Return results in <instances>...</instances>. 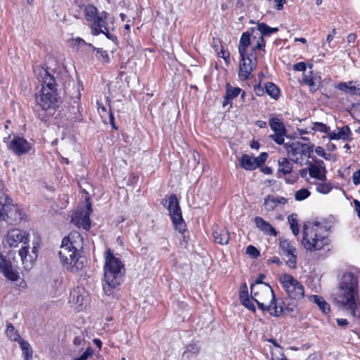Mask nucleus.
Wrapping results in <instances>:
<instances>
[{
  "label": "nucleus",
  "instance_id": "nucleus-1",
  "mask_svg": "<svg viewBox=\"0 0 360 360\" xmlns=\"http://www.w3.org/2000/svg\"><path fill=\"white\" fill-rule=\"evenodd\" d=\"M34 71L41 85V90L36 94L37 105L47 115H53L62 103L54 71L41 66H37Z\"/></svg>",
  "mask_w": 360,
  "mask_h": 360
},
{
  "label": "nucleus",
  "instance_id": "nucleus-2",
  "mask_svg": "<svg viewBox=\"0 0 360 360\" xmlns=\"http://www.w3.org/2000/svg\"><path fill=\"white\" fill-rule=\"evenodd\" d=\"M82 246L83 239L77 231H72L63 239L58 255L61 263L68 271L77 272L84 266L85 259L79 253Z\"/></svg>",
  "mask_w": 360,
  "mask_h": 360
},
{
  "label": "nucleus",
  "instance_id": "nucleus-3",
  "mask_svg": "<svg viewBox=\"0 0 360 360\" xmlns=\"http://www.w3.org/2000/svg\"><path fill=\"white\" fill-rule=\"evenodd\" d=\"M30 235L26 231L13 229L8 231L4 238V243L10 248H18V257L22 268L25 271L30 270L37 258V248L30 247Z\"/></svg>",
  "mask_w": 360,
  "mask_h": 360
},
{
  "label": "nucleus",
  "instance_id": "nucleus-4",
  "mask_svg": "<svg viewBox=\"0 0 360 360\" xmlns=\"http://www.w3.org/2000/svg\"><path fill=\"white\" fill-rule=\"evenodd\" d=\"M358 279L352 273H345L341 277L334 300L338 304L346 307L353 316L359 317L358 311L359 295L357 291Z\"/></svg>",
  "mask_w": 360,
  "mask_h": 360
},
{
  "label": "nucleus",
  "instance_id": "nucleus-5",
  "mask_svg": "<svg viewBox=\"0 0 360 360\" xmlns=\"http://www.w3.org/2000/svg\"><path fill=\"white\" fill-rule=\"evenodd\" d=\"M252 299L263 311H267L270 315L278 317L283 311L284 307L276 300L274 292L269 285H251Z\"/></svg>",
  "mask_w": 360,
  "mask_h": 360
},
{
  "label": "nucleus",
  "instance_id": "nucleus-6",
  "mask_svg": "<svg viewBox=\"0 0 360 360\" xmlns=\"http://www.w3.org/2000/svg\"><path fill=\"white\" fill-rule=\"evenodd\" d=\"M329 242L327 231L320 222L314 221L304 225L302 244L305 249L311 252L320 250Z\"/></svg>",
  "mask_w": 360,
  "mask_h": 360
},
{
  "label": "nucleus",
  "instance_id": "nucleus-7",
  "mask_svg": "<svg viewBox=\"0 0 360 360\" xmlns=\"http://www.w3.org/2000/svg\"><path fill=\"white\" fill-rule=\"evenodd\" d=\"M124 274V265L108 250L104 266L103 290L106 294L109 295L111 288H116L122 282Z\"/></svg>",
  "mask_w": 360,
  "mask_h": 360
},
{
  "label": "nucleus",
  "instance_id": "nucleus-8",
  "mask_svg": "<svg viewBox=\"0 0 360 360\" xmlns=\"http://www.w3.org/2000/svg\"><path fill=\"white\" fill-rule=\"evenodd\" d=\"M86 20L91 22L94 34L99 33L105 34L108 38L109 32L106 26L107 13L103 11L98 13L97 8L93 5H87L84 9Z\"/></svg>",
  "mask_w": 360,
  "mask_h": 360
},
{
  "label": "nucleus",
  "instance_id": "nucleus-9",
  "mask_svg": "<svg viewBox=\"0 0 360 360\" xmlns=\"http://www.w3.org/2000/svg\"><path fill=\"white\" fill-rule=\"evenodd\" d=\"M279 281L291 299L300 300L304 297V286L291 275L283 274L280 276Z\"/></svg>",
  "mask_w": 360,
  "mask_h": 360
},
{
  "label": "nucleus",
  "instance_id": "nucleus-10",
  "mask_svg": "<svg viewBox=\"0 0 360 360\" xmlns=\"http://www.w3.org/2000/svg\"><path fill=\"white\" fill-rule=\"evenodd\" d=\"M5 202L0 200V220L8 224H18L23 217L22 211L15 205L11 203V199L5 198Z\"/></svg>",
  "mask_w": 360,
  "mask_h": 360
},
{
  "label": "nucleus",
  "instance_id": "nucleus-11",
  "mask_svg": "<svg viewBox=\"0 0 360 360\" xmlns=\"http://www.w3.org/2000/svg\"><path fill=\"white\" fill-rule=\"evenodd\" d=\"M168 210L176 230L180 233L185 231V223L184 222L181 210L176 195L172 194L169 197Z\"/></svg>",
  "mask_w": 360,
  "mask_h": 360
},
{
  "label": "nucleus",
  "instance_id": "nucleus-12",
  "mask_svg": "<svg viewBox=\"0 0 360 360\" xmlns=\"http://www.w3.org/2000/svg\"><path fill=\"white\" fill-rule=\"evenodd\" d=\"M256 49H257L253 46L250 53L240 56L241 60L239 65L238 75L243 80L250 77L257 65V55L255 52Z\"/></svg>",
  "mask_w": 360,
  "mask_h": 360
},
{
  "label": "nucleus",
  "instance_id": "nucleus-13",
  "mask_svg": "<svg viewBox=\"0 0 360 360\" xmlns=\"http://www.w3.org/2000/svg\"><path fill=\"white\" fill-rule=\"evenodd\" d=\"M92 212L91 205L89 198L86 199V208L75 212L72 216L71 221L77 227H82L88 231L91 227L89 215Z\"/></svg>",
  "mask_w": 360,
  "mask_h": 360
},
{
  "label": "nucleus",
  "instance_id": "nucleus-14",
  "mask_svg": "<svg viewBox=\"0 0 360 360\" xmlns=\"http://www.w3.org/2000/svg\"><path fill=\"white\" fill-rule=\"evenodd\" d=\"M279 247L282 255L287 257L286 264L290 268L295 269L297 265V249L295 243L288 239L281 238Z\"/></svg>",
  "mask_w": 360,
  "mask_h": 360
},
{
  "label": "nucleus",
  "instance_id": "nucleus-15",
  "mask_svg": "<svg viewBox=\"0 0 360 360\" xmlns=\"http://www.w3.org/2000/svg\"><path fill=\"white\" fill-rule=\"evenodd\" d=\"M18 261L13 258V262L6 260L1 255H0V272L8 280L15 281L19 278L18 271L14 267L18 266Z\"/></svg>",
  "mask_w": 360,
  "mask_h": 360
},
{
  "label": "nucleus",
  "instance_id": "nucleus-16",
  "mask_svg": "<svg viewBox=\"0 0 360 360\" xmlns=\"http://www.w3.org/2000/svg\"><path fill=\"white\" fill-rule=\"evenodd\" d=\"M269 124L270 128L274 131L269 137L276 143L281 145L284 143V136L286 135V129L284 124L277 117H273L269 120Z\"/></svg>",
  "mask_w": 360,
  "mask_h": 360
},
{
  "label": "nucleus",
  "instance_id": "nucleus-17",
  "mask_svg": "<svg viewBox=\"0 0 360 360\" xmlns=\"http://www.w3.org/2000/svg\"><path fill=\"white\" fill-rule=\"evenodd\" d=\"M8 148L15 155H21L30 151L31 145L25 139L16 136L11 141Z\"/></svg>",
  "mask_w": 360,
  "mask_h": 360
},
{
  "label": "nucleus",
  "instance_id": "nucleus-18",
  "mask_svg": "<svg viewBox=\"0 0 360 360\" xmlns=\"http://www.w3.org/2000/svg\"><path fill=\"white\" fill-rule=\"evenodd\" d=\"M257 30L259 31V39L257 41L254 47L257 49L264 51L265 41L264 39V36H269L272 33H276L278 31L277 27H270L266 24L262 22L259 23L257 26Z\"/></svg>",
  "mask_w": 360,
  "mask_h": 360
},
{
  "label": "nucleus",
  "instance_id": "nucleus-19",
  "mask_svg": "<svg viewBox=\"0 0 360 360\" xmlns=\"http://www.w3.org/2000/svg\"><path fill=\"white\" fill-rule=\"evenodd\" d=\"M308 172L311 178H314L317 180L326 179L327 170L323 161L321 160H316L315 164L309 162Z\"/></svg>",
  "mask_w": 360,
  "mask_h": 360
},
{
  "label": "nucleus",
  "instance_id": "nucleus-20",
  "mask_svg": "<svg viewBox=\"0 0 360 360\" xmlns=\"http://www.w3.org/2000/svg\"><path fill=\"white\" fill-rule=\"evenodd\" d=\"M87 300V292L84 288L77 287L71 290L70 294V302L77 305L83 306Z\"/></svg>",
  "mask_w": 360,
  "mask_h": 360
},
{
  "label": "nucleus",
  "instance_id": "nucleus-21",
  "mask_svg": "<svg viewBox=\"0 0 360 360\" xmlns=\"http://www.w3.org/2000/svg\"><path fill=\"white\" fill-rule=\"evenodd\" d=\"M287 199L281 196L268 195L264 201V207L266 211L271 212L275 210L280 205H285Z\"/></svg>",
  "mask_w": 360,
  "mask_h": 360
},
{
  "label": "nucleus",
  "instance_id": "nucleus-22",
  "mask_svg": "<svg viewBox=\"0 0 360 360\" xmlns=\"http://www.w3.org/2000/svg\"><path fill=\"white\" fill-rule=\"evenodd\" d=\"M212 235L215 243L221 245H226L230 240L229 233L224 227H214Z\"/></svg>",
  "mask_w": 360,
  "mask_h": 360
},
{
  "label": "nucleus",
  "instance_id": "nucleus-23",
  "mask_svg": "<svg viewBox=\"0 0 360 360\" xmlns=\"http://www.w3.org/2000/svg\"><path fill=\"white\" fill-rule=\"evenodd\" d=\"M256 227L264 233L269 236H276V229L267 221H266L261 217H256L255 218Z\"/></svg>",
  "mask_w": 360,
  "mask_h": 360
},
{
  "label": "nucleus",
  "instance_id": "nucleus-24",
  "mask_svg": "<svg viewBox=\"0 0 360 360\" xmlns=\"http://www.w3.org/2000/svg\"><path fill=\"white\" fill-rule=\"evenodd\" d=\"M354 82L351 81L348 83L340 82L337 86V88L350 95H360V84L356 85L353 84Z\"/></svg>",
  "mask_w": 360,
  "mask_h": 360
},
{
  "label": "nucleus",
  "instance_id": "nucleus-25",
  "mask_svg": "<svg viewBox=\"0 0 360 360\" xmlns=\"http://www.w3.org/2000/svg\"><path fill=\"white\" fill-rule=\"evenodd\" d=\"M256 39V37H253L252 39L250 38V35L248 32L243 33L238 46V51L240 56H243L246 54L247 49L251 44H253L254 39Z\"/></svg>",
  "mask_w": 360,
  "mask_h": 360
},
{
  "label": "nucleus",
  "instance_id": "nucleus-26",
  "mask_svg": "<svg viewBox=\"0 0 360 360\" xmlns=\"http://www.w3.org/2000/svg\"><path fill=\"white\" fill-rule=\"evenodd\" d=\"M240 92L241 89L239 87H232L229 84L227 85L223 106H226L228 104H231V101L236 98Z\"/></svg>",
  "mask_w": 360,
  "mask_h": 360
},
{
  "label": "nucleus",
  "instance_id": "nucleus-27",
  "mask_svg": "<svg viewBox=\"0 0 360 360\" xmlns=\"http://www.w3.org/2000/svg\"><path fill=\"white\" fill-rule=\"evenodd\" d=\"M240 165L246 170H253L258 167L254 158L247 154L243 155L241 157Z\"/></svg>",
  "mask_w": 360,
  "mask_h": 360
},
{
  "label": "nucleus",
  "instance_id": "nucleus-28",
  "mask_svg": "<svg viewBox=\"0 0 360 360\" xmlns=\"http://www.w3.org/2000/svg\"><path fill=\"white\" fill-rule=\"evenodd\" d=\"M319 181L313 182L312 184L316 186V190L318 193L322 194H327L333 188V185L330 181L326 177L325 180H318Z\"/></svg>",
  "mask_w": 360,
  "mask_h": 360
},
{
  "label": "nucleus",
  "instance_id": "nucleus-29",
  "mask_svg": "<svg viewBox=\"0 0 360 360\" xmlns=\"http://www.w3.org/2000/svg\"><path fill=\"white\" fill-rule=\"evenodd\" d=\"M310 300L316 303L323 313L327 314L329 313L330 309L329 304L324 300V299L319 295H312Z\"/></svg>",
  "mask_w": 360,
  "mask_h": 360
},
{
  "label": "nucleus",
  "instance_id": "nucleus-30",
  "mask_svg": "<svg viewBox=\"0 0 360 360\" xmlns=\"http://www.w3.org/2000/svg\"><path fill=\"white\" fill-rule=\"evenodd\" d=\"M18 342L22 349V354L25 356V360H32L33 351L29 342L22 338L18 340Z\"/></svg>",
  "mask_w": 360,
  "mask_h": 360
},
{
  "label": "nucleus",
  "instance_id": "nucleus-31",
  "mask_svg": "<svg viewBox=\"0 0 360 360\" xmlns=\"http://www.w3.org/2000/svg\"><path fill=\"white\" fill-rule=\"evenodd\" d=\"M285 148L287 150L288 156L293 158L298 154H302L300 142H293L291 143H287L284 145Z\"/></svg>",
  "mask_w": 360,
  "mask_h": 360
},
{
  "label": "nucleus",
  "instance_id": "nucleus-32",
  "mask_svg": "<svg viewBox=\"0 0 360 360\" xmlns=\"http://www.w3.org/2000/svg\"><path fill=\"white\" fill-rule=\"evenodd\" d=\"M292 169V165L287 158H283L278 160V172L287 174L290 173Z\"/></svg>",
  "mask_w": 360,
  "mask_h": 360
},
{
  "label": "nucleus",
  "instance_id": "nucleus-33",
  "mask_svg": "<svg viewBox=\"0 0 360 360\" xmlns=\"http://www.w3.org/2000/svg\"><path fill=\"white\" fill-rule=\"evenodd\" d=\"M6 336L12 341L18 342L21 339L20 335L18 331L15 329L13 325L11 323L7 324V328L6 330Z\"/></svg>",
  "mask_w": 360,
  "mask_h": 360
},
{
  "label": "nucleus",
  "instance_id": "nucleus-34",
  "mask_svg": "<svg viewBox=\"0 0 360 360\" xmlns=\"http://www.w3.org/2000/svg\"><path fill=\"white\" fill-rule=\"evenodd\" d=\"M265 91L268 95L276 100L278 99L280 95L279 89L274 83L271 82H268L266 84Z\"/></svg>",
  "mask_w": 360,
  "mask_h": 360
},
{
  "label": "nucleus",
  "instance_id": "nucleus-35",
  "mask_svg": "<svg viewBox=\"0 0 360 360\" xmlns=\"http://www.w3.org/2000/svg\"><path fill=\"white\" fill-rule=\"evenodd\" d=\"M288 222L290 226V229L292 230V233L295 236H297L299 233V226L297 221V215L296 214H290L288 217Z\"/></svg>",
  "mask_w": 360,
  "mask_h": 360
},
{
  "label": "nucleus",
  "instance_id": "nucleus-36",
  "mask_svg": "<svg viewBox=\"0 0 360 360\" xmlns=\"http://www.w3.org/2000/svg\"><path fill=\"white\" fill-rule=\"evenodd\" d=\"M338 134L342 140H352V132L349 126L345 125L339 129Z\"/></svg>",
  "mask_w": 360,
  "mask_h": 360
},
{
  "label": "nucleus",
  "instance_id": "nucleus-37",
  "mask_svg": "<svg viewBox=\"0 0 360 360\" xmlns=\"http://www.w3.org/2000/svg\"><path fill=\"white\" fill-rule=\"evenodd\" d=\"M310 195V192L306 188H302L296 191L295 198L297 201L305 200Z\"/></svg>",
  "mask_w": 360,
  "mask_h": 360
},
{
  "label": "nucleus",
  "instance_id": "nucleus-38",
  "mask_svg": "<svg viewBox=\"0 0 360 360\" xmlns=\"http://www.w3.org/2000/svg\"><path fill=\"white\" fill-rule=\"evenodd\" d=\"M311 129L314 131H318L326 134L330 132V127L321 122L313 123V127H311Z\"/></svg>",
  "mask_w": 360,
  "mask_h": 360
},
{
  "label": "nucleus",
  "instance_id": "nucleus-39",
  "mask_svg": "<svg viewBox=\"0 0 360 360\" xmlns=\"http://www.w3.org/2000/svg\"><path fill=\"white\" fill-rule=\"evenodd\" d=\"M302 155H309L313 152L314 145L304 144L300 143Z\"/></svg>",
  "mask_w": 360,
  "mask_h": 360
},
{
  "label": "nucleus",
  "instance_id": "nucleus-40",
  "mask_svg": "<svg viewBox=\"0 0 360 360\" xmlns=\"http://www.w3.org/2000/svg\"><path fill=\"white\" fill-rule=\"evenodd\" d=\"M94 354V349L91 347H88L86 351L79 357L74 360H87Z\"/></svg>",
  "mask_w": 360,
  "mask_h": 360
},
{
  "label": "nucleus",
  "instance_id": "nucleus-41",
  "mask_svg": "<svg viewBox=\"0 0 360 360\" xmlns=\"http://www.w3.org/2000/svg\"><path fill=\"white\" fill-rule=\"evenodd\" d=\"M242 304L248 309L255 311V307L253 302L248 297L240 300Z\"/></svg>",
  "mask_w": 360,
  "mask_h": 360
},
{
  "label": "nucleus",
  "instance_id": "nucleus-42",
  "mask_svg": "<svg viewBox=\"0 0 360 360\" xmlns=\"http://www.w3.org/2000/svg\"><path fill=\"white\" fill-rule=\"evenodd\" d=\"M246 253L254 258H257L259 255V250L252 245L248 246Z\"/></svg>",
  "mask_w": 360,
  "mask_h": 360
},
{
  "label": "nucleus",
  "instance_id": "nucleus-43",
  "mask_svg": "<svg viewBox=\"0 0 360 360\" xmlns=\"http://www.w3.org/2000/svg\"><path fill=\"white\" fill-rule=\"evenodd\" d=\"M97 53L99 54L98 58L103 63H108L109 61V56L106 51L98 49Z\"/></svg>",
  "mask_w": 360,
  "mask_h": 360
},
{
  "label": "nucleus",
  "instance_id": "nucleus-44",
  "mask_svg": "<svg viewBox=\"0 0 360 360\" xmlns=\"http://www.w3.org/2000/svg\"><path fill=\"white\" fill-rule=\"evenodd\" d=\"M267 153H262L258 157L254 158V159L255 160V162L258 164V167L264 163L267 158Z\"/></svg>",
  "mask_w": 360,
  "mask_h": 360
},
{
  "label": "nucleus",
  "instance_id": "nucleus-45",
  "mask_svg": "<svg viewBox=\"0 0 360 360\" xmlns=\"http://www.w3.org/2000/svg\"><path fill=\"white\" fill-rule=\"evenodd\" d=\"M186 349L191 353V354L195 355L199 352L200 347L196 344L193 343L188 345Z\"/></svg>",
  "mask_w": 360,
  "mask_h": 360
},
{
  "label": "nucleus",
  "instance_id": "nucleus-46",
  "mask_svg": "<svg viewBox=\"0 0 360 360\" xmlns=\"http://www.w3.org/2000/svg\"><path fill=\"white\" fill-rule=\"evenodd\" d=\"M239 295L240 300L248 297V286L245 283H244L240 287Z\"/></svg>",
  "mask_w": 360,
  "mask_h": 360
},
{
  "label": "nucleus",
  "instance_id": "nucleus-47",
  "mask_svg": "<svg viewBox=\"0 0 360 360\" xmlns=\"http://www.w3.org/2000/svg\"><path fill=\"white\" fill-rule=\"evenodd\" d=\"M254 91L255 94L258 96H261L264 95L265 91V89H264L260 84H258L255 86Z\"/></svg>",
  "mask_w": 360,
  "mask_h": 360
},
{
  "label": "nucleus",
  "instance_id": "nucleus-48",
  "mask_svg": "<svg viewBox=\"0 0 360 360\" xmlns=\"http://www.w3.org/2000/svg\"><path fill=\"white\" fill-rule=\"evenodd\" d=\"M293 69L297 71H304L306 70V64L304 62H299L293 65Z\"/></svg>",
  "mask_w": 360,
  "mask_h": 360
},
{
  "label": "nucleus",
  "instance_id": "nucleus-49",
  "mask_svg": "<svg viewBox=\"0 0 360 360\" xmlns=\"http://www.w3.org/2000/svg\"><path fill=\"white\" fill-rule=\"evenodd\" d=\"M315 152L318 155H319L325 159H328L327 154L322 147H321V146L316 147L315 148Z\"/></svg>",
  "mask_w": 360,
  "mask_h": 360
},
{
  "label": "nucleus",
  "instance_id": "nucleus-50",
  "mask_svg": "<svg viewBox=\"0 0 360 360\" xmlns=\"http://www.w3.org/2000/svg\"><path fill=\"white\" fill-rule=\"evenodd\" d=\"M264 275L262 274H259L258 277L255 280V283L252 285H268L266 283L263 282V279L264 278Z\"/></svg>",
  "mask_w": 360,
  "mask_h": 360
},
{
  "label": "nucleus",
  "instance_id": "nucleus-51",
  "mask_svg": "<svg viewBox=\"0 0 360 360\" xmlns=\"http://www.w3.org/2000/svg\"><path fill=\"white\" fill-rule=\"evenodd\" d=\"M352 180L354 184H360V169L353 174Z\"/></svg>",
  "mask_w": 360,
  "mask_h": 360
},
{
  "label": "nucleus",
  "instance_id": "nucleus-52",
  "mask_svg": "<svg viewBox=\"0 0 360 360\" xmlns=\"http://www.w3.org/2000/svg\"><path fill=\"white\" fill-rule=\"evenodd\" d=\"M276 8L278 11H281L283 8V4L286 2V0H275Z\"/></svg>",
  "mask_w": 360,
  "mask_h": 360
},
{
  "label": "nucleus",
  "instance_id": "nucleus-53",
  "mask_svg": "<svg viewBox=\"0 0 360 360\" xmlns=\"http://www.w3.org/2000/svg\"><path fill=\"white\" fill-rule=\"evenodd\" d=\"M328 137L330 140H339L341 139L338 132L333 131L331 133H328Z\"/></svg>",
  "mask_w": 360,
  "mask_h": 360
},
{
  "label": "nucleus",
  "instance_id": "nucleus-54",
  "mask_svg": "<svg viewBox=\"0 0 360 360\" xmlns=\"http://www.w3.org/2000/svg\"><path fill=\"white\" fill-rule=\"evenodd\" d=\"M356 39V34L354 33H350L348 34L347 39L349 44L354 43Z\"/></svg>",
  "mask_w": 360,
  "mask_h": 360
},
{
  "label": "nucleus",
  "instance_id": "nucleus-55",
  "mask_svg": "<svg viewBox=\"0 0 360 360\" xmlns=\"http://www.w3.org/2000/svg\"><path fill=\"white\" fill-rule=\"evenodd\" d=\"M354 209L357 213L358 217L360 218V202L357 200H354Z\"/></svg>",
  "mask_w": 360,
  "mask_h": 360
},
{
  "label": "nucleus",
  "instance_id": "nucleus-56",
  "mask_svg": "<svg viewBox=\"0 0 360 360\" xmlns=\"http://www.w3.org/2000/svg\"><path fill=\"white\" fill-rule=\"evenodd\" d=\"M296 308V304L292 302V304H289L288 306H285V309L288 311L292 312L295 311Z\"/></svg>",
  "mask_w": 360,
  "mask_h": 360
},
{
  "label": "nucleus",
  "instance_id": "nucleus-57",
  "mask_svg": "<svg viewBox=\"0 0 360 360\" xmlns=\"http://www.w3.org/2000/svg\"><path fill=\"white\" fill-rule=\"evenodd\" d=\"M82 342H84V339L80 337H75L73 340V343L75 345H80L82 344Z\"/></svg>",
  "mask_w": 360,
  "mask_h": 360
},
{
  "label": "nucleus",
  "instance_id": "nucleus-58",
  "mask_svg": "<svg viewBox=\"0 0 360 360\" xmlns=\"http://www.w3.org/2000/svg\"><path fill=\"white\" fill-rule=\"evenodd\" d=\"M337 323L340 326H346L348 324V321L344 319H337Z\"/></svg>",
  "mask_w": 360,
  "mask_h": 360
},
{
  "label": "nucleus",
  "instance_id": "nucleus-59",
  "mask_svg": "<svg viewBox=\"0 0 360 360\" xmlns=\"http://www.w3.org/2000/svg\"><path fill=\"white\" fill-rule=\"evenodd\" d=\"M97 105H98V110L100 114L104 113L106 112L105 107L104 105H103L101 103H100L99 102H97Z\"/></svg>",
  "mask_w": 360,
  "mask_h": 360
},
{
  "label": "nucleus",
  "instance_id": "nucleus-60",
  "mask_svg": "<svg viewBox=\"0 0 360 360\" xmlns=\"http://www.w3.org/2000/svg\"><path fill=\"white\" fill-rule=\"evenodd\" d=\"M193 354H191V353H190L188 351H187L186 349L184 351V352L183 353V358L184 359H192L193 357Z\"/></svg>",
  "mask_w": 360,
  "mask_h": 360
},
{
  "label": "nucleus",
  "instance_id": "nucleus-61",
  "mask_svg": "<svg viewBox=\"0 0 360 360\" xmlns=\"http://www.w3.org/2000/svg\"><path fill=\"white\" fill-rule=\"evenodd\" d=\"M307 172H309L308 169H302L299 171V174L302 178L306 177Z\"/></svg>",
  "mask_w": 360,
  "mask_h": 360
},
{
  "label": "nucleus",
  "instance_id": "nucleus-62",
  "mask_svg": "<svg viewBox=\"0 0 360 360\" xmlns=\"http://www.w3.org/2000/svg\"><path fill=\"white\" fill-rule=\"evenodd\" d=\"M94 342L97 346V347H98V349L101 348V347H102V342L101 341V340L96 338V339L94 340Z\"/></svg>",
  "mask_w": 360,
  "mask_h": 360
},
{
  "label": "nucleus",
  "instance_id": "nucleus-63",
  "mask_svg": "<svg viewBox=\"0 0 360 360\" xmlns=\"http://www.w3.org/2000/svg\"><path fill=\"white\" fill-rule=\"evenodd\" d=\"M257 125L260 128H263L266 126V122L259 120L257 122Z\"/></svg>",
  "mask_w": 360,
  "mask_h": 360
},
{
  "label": "nucleus",
  "instance_id": "nucleus-64",
  "mask_svg": "<svg viewBox=\"0 0 360 360\" xmlns=\"http://www.w3.org/2000/svg\"><path fill=\"white\" fill-rule=\"evenodd\" d=\"M221 57H222L225 60L226 59V58L229 57V52H226V51H221Z\"/></svg>",
  "mask_w": 360,
  "mask_h": 360
}]
</instances>
